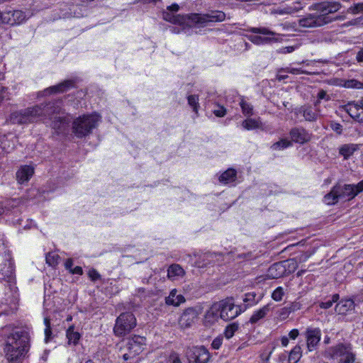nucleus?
<instances>
[{"instance_id":"4be33fe9","label":"nucleus","mask_w":363,"mask_h":363,"mask_svg":"<svg viewBox=\"0 0 363 363\" xmlns=\"http://www.w3.org/2000/svg\"><path fill=\"white\" fill-rule=\"evenodd\" d=\"M186 301L185 298L182 294H177L176 289H172L169 296L165 298V303L168 306H179Z\"/></svg>"},{"instance_id":"a19ab883","label":"nucleus","mask_w":363,"mask_h":363,"mask_svg":"<svg viewBox=\"0 0 363 363\" xmlns=\"http://www.w3.org/2000/svg\"><path fill=\"white\" fill-rule=\"evenodd\" d=\"M187 100H188V104H189V105L191 107H192L193 111H194L195 113H197V112H198L199 107V96H198V95H189V96L187 97Z\"/></svg>"},{"instance_id":"5701e85b","label":"nucleus","mask_w":363,"mask_h":363,"mask_svg":"<svg viewBox=\"0 0 363 363\" xmlns=\"http://www.w3.org/2000/svg\"><path fill=\"white\" fill-rule=\"evenodd\" d=\"M310 10H315L319 12L318 16L324 17L325 24L331 21V18L328 16L330 13H332L329 9L325 5V2L315 4L309 8Z\"/></svg>"},{"instance_id":"864d4df0","label":"nucleus","mask_w":363,"mask_h":363,"mask_svg":"<svg viewBox=\"0 0 363 363\" xmlns=\"http://www.w3.org/2000/svg\"><path fill=\"white\" fill-rule=\"evenodd\" d=\"M296 47L295 46H287L280 48L277 50L278 53L280 54H288L294 52L296 50Z\"/></svg>"},{"instance_id":"a878e982","label":"nucleus","mask_w":363,"mask_h":363,"mask_svg":"<svg viewBox=\"0 0 363 363\" xmlns=\"http://www.w3.org/2000/svg\"><path fill=\"white\" fill-rule=\"evenodd\" d=\"M184 274V270L177 264H172L167 270V277L172 280L179 279V278L183 277Z\"/></svg>"},{"instance_id":"7c9ffc66","label":"nucleus","mask_w":363,"mask_h":363,"mask_svg":"<svg viewBox=\"0 0 363 363\" xmlns=\"http://www.w3.org/2000/svg\"><path fill=\"white\" fill-rule=\"evenodd\" d=\"M302 356L301 347L296 345L289 352L288 362L289 363H297Z\"/></svg>"},{"instance_id":"bf43d9fd","label":"nucleus","mask_w":363,"mask_h":363,"mask_svg":"<svg viewBox=\"0 0 363 363\" xmlns=\"http://www.w3.org/2000/svg\"><path fill=\"white\" fill-rule=\"evenodd\" d=\"M299 335V331L298 329H293L289 333V338L291 340H296Z\"/></svg>"},{"instance_id":"a211bd4d","label":"nucleus","mask_w":363,"mask_h":363,"mask_svg":"<svg viewBox=\"0 0 363 363\" xmlns=\"http://www.w3.org/2000/svg\"><path fill=\"white\" fill-rule=\"evenodd\" d=\"M344 109L354 120L363 123L362 105L359 106L354 103H348L344 106Z\"/></svg>"},{"instance_id":"c9c22d12","label":"nucleus","mask_w":363,"mask_h":363,"mask_svg":"<svg viewBox=\"0 0 363 363\" xmlns=\"http://www.w3.org/2000/svg\"><path fill=\"white\" fill-rule=\"evenodd\" d=\"M303 116L308 121H314L318 118V114L311 107H305L302 110Z\"/></svg>"},{"instance_id":"3c124183","label":"nucleus","mask_w":363,"mask_h":363,"mask_svg":"<svg viewBox=\"0 0 363 363\" xmlns=\"http://www.w3.org/2000/svg\"><path fill=\"white\" fill-rule=\"evenodd\" d=\"M301 306L302 305L301 303L294 301L289 304V306H288L287 307L290 311V313H291L300 310L301 308Z\"/></svg>"},{"instance_id":"bb28decb","label":"nucleus","mask_w":363,"mask_h":363,"mask_svg":"<svg viewBox=\"0 0 363 363\" xmlns=\"http://www.w3.org/2000/svg\"><path fill=\"white\" fill-rule=\"evenodd\" d=\"M269 304L264 306L262 308H259V310L253 313L251 318H250L249 322L252 324L257 323L259 320L264 318L266 316V315L269 312Z\"/></svg>"},{"instance_id":"6ab92c4d","label":"nucleus","mask_w":363,"mask_h":363,"mask_svg":"<svg viewBox=\"0 0 363 363\" xmlns=\"http://www.w3.org/2000/svg\"><path fill=\"white\" fill-rule=\"evenodd\" d=\"M217 306L216 303H213L210 308L206 312L203 323L206 326H211L218 320L220 311Z\"/></svg>"},{"instance_id":"052dcab7","label":"nucleus","mask_w":363,"mask_h":363,"mask_svg":"<svg viewBox=\"0 0 363 363\" xmlns=\"http://www.w3.org/2000/svg\"><path fill=\"white\" fill-rule=\"evenodd\" d=\"M73 260L72 259H67L65 263V267L70 272L72 270Z\"/></svg>"},{"instance_id":"8fccbe9b","label":"nucleus","mask_w":363,"mask_h":363,"mask_svg":"<svg viewBox=\"0 0 363 363\" xmlns=\"http://www.w3.org/2000/svg\"><path fill=\"white\" fill-rule=\"evenodd\" d=\"M330 127L333 131L336 132L337 134H342V125L340 123L332 121L330 124Z\"/></svg>"},{"instance_id":"ea45409f","label":"nucleus","mask_w":363,"mask_h":363,"mask_svg":"<svg viewBox=\"0 0 363 363\" xmlns=\"http://www.w3.org/2000/svg\"><path fill=\"white\" fill-rule=\"evenodd\" d=\"M72 85V82L71 81H65L57 86L50 87V89L52 92H63Z\"/></svg>"},{"instance_id":"473e14b6","label":"nucleus","mask_w":363,"mask_h":363,"mask_svg":"<svg viewBox=\"0 0 363 363\" xmlns=\"http://www.w3.org/2000/svg\"><path fill=\"white\" fill-rule=\"evenodd\" d=\"M67 337L68 339L69 344L77 345L79 338L80 335L78 332L74 331V326H70L67 330Z\"/></svg>"},{"instance_id":"412c9836","label":"nucleus","mask_w":363,"mask_h":363,"mask_svg":"<svg viewBox=\"0 0 363 363\" xmlns=\"http://www.w3.org/2000/svg\"><path fill=\"white\" fill-rule=\"evenodd\" d=\"M359 149V145L347 143L341 145L338 150L339 155L343 157L344 160H348L355 152Z\"/></svg>"},{"instance_id":"49530a36","label":"nucleus","mask_w":363,"mask_h":363,"mask_svg":"<svg viewBox=\"0 0 363 363\" xmlns=\"http://www.w3.org/2000/svg\"><path fill=\"white\" fill-rule=\"evenodd\" d=\"M65 121L64 119L60 116H55L54 121H52L51 125L52 128L56 130L61 129L62 126L64 125Z\"/></svg>"},{"instance_id":"2eb2a0df","label":"nucleus","mask_w":363,"mask_h":363,"mask_svg":"<svg viewBox=\"0 0 363 363\" xmlns=\"http://www.w3.org/2000/svg\"><path fill=\"white\" fill-rule=\"evenodd\" d=\"M199 313L194 308H186L182 314L179 323L182 328L191 327L198 318Z\"/></svg>"},{"instance_id":"f03ea898","label":"nucleus","mask_w":363,"mask_h":363,"mask_svg":"<svg viewBox=\"0 0 363 363\" xmlns=\"http://www.w3.org/2000/svg\"><path fill=\"white\" fill-rule=\"evenodd\" d=\"M163 18L165 21L175 24L186 25L190 27L194 25L203 26L211 22L223 21L225 19V14L220 11H212L204 14L191 13L187 16H174L168 12H164L163 13Z\"/></svg>"},{"instance_id":"393cba45","label":"nucleus","mask_w":363,"mask_h":363,"mask_svg":"<svg viewBox=\"0 0 363 363\" xmlns=\"http://www.w3.org/2000/svg\"><path fill=\"white\" fill-rule=\"evenodd\" d=\"M354 308V301L351 299H345L340 301L335 306V311L338 314H345L349 311L353 310Z\"/></svg>"},{"instance_id":"39448f33","label":"nucleus","mask_w":363,"mask_h":363,"mask_svg":"<svg viewBox=\"0 0 363 363\" xmlns=\"http://www.w3.org/2000/svg\"><path fill=\"white\" fill-rule=\"evenodd\" d=\"M100 120L97 114L83 115L77 118L72 123V131L76 137L82 138L94 129Z\"/></svg>"},{"instance_id":"dca6fc26","label":"nucleus","mask_w":363,"mask_h":363,"mask_svg":"<svg viewBox=\"0 0 363 363\" xmlns=\"http://www.w3.org/2000/svg\"><path fill=\"white\" fill-rule=\"evenodd\" d=\"M298 24L303 28H313L322 26L325 24L324 17L314 14H308L298 20Z\"/></svg>"},{"instance_id":"2f4dec72","label":"nucleus","mask_w":363,"mask_h":363,"mask_svg":"<svg viewBox=\"0 0 363 363\" xmlns=\"http://www.w3.org/2000/svg\"><path fill=\"white\" fill-rule=\"evenodd\" d=\"M239 328L240 326L238 323L234 322L228 324L225 328L223 333L224 337L228 340L230 339L234 336L235 333L239 330Z\"/></svg>"},{"instance_id":"f3484780","label":"nucleus","mask_w":363,"mask_h":363,"mask_svg":"<svg viewBox=\"0 0 363 363\" xmlns=\"http://www.w3.org/2000/svg\"><path fill=\"white\" fill-rule=\"evenodd\" d=\"M291 141L303 144L311 140V135L303 128H294L290 130Z\"/></svg>"},{"instance_id":"4d7b16f0","label":"nucleus","mask_w":363,"mask_h":363,"mask_svg":"<svg viewBox=\"0 0 363 363\" xmlns=\"http://www.w3.org/2000/svg\"><path fill=\"white\" fill-rule=\"evenodd\" d=\"M89 277L92 281H96L100 278V274L94 269L89 271Z\"/></svg>"},{"instance_id":"58836bf2","label":"nucleus","mask_w":363,"mask_h":363,"mask_svg":"<svg viewBox=\"0 0 363 363\" xmlns=\"http://www.w3.org/2000/svg\"><path fill=\"white\" fill-rule=\"evenodd\" d=\"M339 294H335L332 296L331 298L320 303L321 308L328 309L330 308L333 303H336L339 300Z\"/></svg>"},{"instance_id":"69168bd1","label":"nucleus","mask_w":363,"mask_h":363,"mask_svg":"<svg viewBox=\"0 0 363 363\" xmlns=\"http://www.w3.org/2000/svg\"><path fill=\"white\" fill-rule=\"evenodd\" d=\"M281 345L283 347H286L289 345V337H286V336H283L281 338Z\"/></svg>"},{"instance_id":"cd10ccee","label":"nucleus","mask_w":363,"mask_h":363,"mask_svg":"<svg viewBox=\"0 0 363 363\" xmlns=\"http://www.w3.org/2000/svg\"><path fill=\"white\" fill-rule=\"evenodd\" d=\"M262 125V124L259 118H251L247 117V119L242 123V127L247 130L261 128Z\"/></svg>"},{"instance_id":"f8f14e48","label":"nucleus","mask_w":363,"mask_h":363,"mask_svg":"<svg viewBox=\"0 0 363 363\" xmlns=\"http://www.w3.org/2000/svg\"><path fill=\"white\" fill-rule=\"evenodd\" d=\"M25 19V13L20 10L0 11V23L15 26L21 24Z\"/></svg>"},{"instance_id":"1a4fd4ad","label":"nucleus","mask_w":363,"mask_h":363,"mask_svg":"<svg viewBox=\"0 0 363 363\" xmlns=\"http://www.w3.org/2000/svg\"><path fill=\"white\" fill-rule=\"evenodd\" d=\"M219 306L220 318L224 320H230L236 318L240 313L239 306L235 305L232 298H228L216 302Z\"/></svg>"},{"instance_id":"4468645a","label":"nucleus","mask_w":363,"mask_h":363,"mask_svg":"<svg viewBox=\"0 0 363 363\" xmlns=\"http://www.w3.org/2000/svg\"><path fill=\"white\" fill-rule=\"evenodd\" d=\"M306 345L308 351L311 352L317 347L321 338V331L318 328H308L305 332Z\"/></svg>"},{"instance_id":"aec40b11","label":"nucleus","mask_w":363,"mask_h":363,"mask_svg":"<svg viewBox=\"0 0 363 363\" xmlns=\"http://www.w3.org/2000/svg\"><path fill=\"white\" fill-rule=\"evenodd\" d=\"M34 174V168L30 165L21 166L16 172V179L18 183L27 182Z\"/></svg>"},{"instance_id":"de8ad7c7","label":"nucleus","mask_w":363,"mask_h":363,"mask_svg":"<svg viewBox=\"0 0 363 363\" xmlns=\"http://www.w3.org/2000/svg\"><path fill=\"white\" fill-rule=\"evenodd\" d=\"M44 323L45 325V342H48V340L50 338V336L52 335L50 319L48 318H45Z\"/></svg>"},{"instance_id":"c756f323","label":"nucleus","mask_w":363,"mask_h":363,"mask_svg":"<svg viewBox=\"0 0 363 363\" xmlns=\"http://www.w3.org/2000/svg\"><path fill=\"white\" fill-rule=\"evenodd\" d=\"M236 179V171L234 169H228L224 172L219 177V181L223 184L233 182Z\"/></svg>"},{"instance_id":"680f3d73","label":"nucleus","mask_w":363,"mask_h":363,"mask_svg":"<svg viewBox=\"0 0 363 363\" xmlns=\"http://www.w3.org/2000/svg\"><path fill=\"white\" fill-rule=\"evenodd\" d=\"M70 273L72 274L82 275L83 274V270L81 267L77 266L71 270Z\"/></svg>"},{"instance_id":"7ed1b4c3","label":"nucleus","mask_w":363,"mask_h":363,"mask_svg":"<svg viewBox=\"0 0 363 363\" xmlns=\"http://www.w3.org/2000/svg\"><path fill=\"white\" fill-rule=\"evenodd\" d=\"M52 104L35 106L24 111L14 112L11 115V121L13 123L24 124L35 122L42 117L50 116L56 112Z\"/></svg>"},{"instance_id":"f257e3e1","label":"nucleus","mask_w":363,"mask_h":363,"mask_svg":"<svg viewBox=\"0 0 363 363\" xmlns=\"http://www.w3.org/2000/svg\"><path fill=\"white\" fill-rule=\"evenodd\" d=\"M28 333L16 328L6 337L4 347L5 357L9 363H21L30 348Z\"/></svg>"},{"instance_id":"9b49d317","label":"nucleus","mask_w":363,"mask_h":363,"mask_svg":"<svg viewBox=\"0 0 363 363\" xmlns=\"http://www.w3.org/2000/svg\"><path fill=\"white\" fill-rule=\"evenodd\" d=\"M145 345V338L139 335H134L128 339L127 348L128 353H125L123 357L125 360H128L133 357L138 355L144 349Z\"/></svg>"},{"instance_id":"6e6d98bb","label":"nucleus","mask_w":363,"mask_h":363,"mask_svg":"<svg viewBox=\"0 0 363 363\" xmlns=\"http://www.w3.org/2000/svg\"><path fill=\"white\" fill-rule=\"evenodd\" d=\"M169 361L170 363H182L179 354L175 352H173L169 355Z\"/></svg>"},{"instance_id":"338daca9","label":"nucleus","mask_w":363,"mask_h":363,"mask_svg":"<svg viewBox=\"0 0 363 363\" xmlns=\"http://www.w3.org/2000/svg\"><path fill=\"white\" fill-rule=\"evenodd\" d=\"M355 21H357V26H363V14L355 18Z\"/></svg>"},{"instance_id":"79ce46f5","label":"nucleus","mask_w":363,"mask_h":363,"mask_svg":"<svg viewBox=\"0 0 363 363\" xmlns=\"http://www.w3.org/2000/svg\"><path fill=\"white\" fill-rule=\"evenodd\" d=\"M347 12L352 14H363V3H358L351 6L347 9Z\"/></svg>"},{"instance_id":"774afa93","label":"nucleus","mask_w":363,"mask_h":363,"mask_svg":"<svg viewBox=\"0 0 363 363\" xmlns=\"http://www.w3.org/2000/svg\"><path fill=\"white\" fill-rule=\"evenodd\" d=\"M179 5L177 4H173L172 5H171L168 9L171 11H177L179 10Z\"/></svg>"},{"instance_id":"72a5a7b5","label":"nucleus","mask_w":363,"mask_h":363,"mask_svg":"<svg viewBox=\"0 0 363 363\" xmlns=\"http://www.w3.org/2000/svg\"><path fill=\"white\" fill-rule=\"evenodd\" d=\"M340 85L347 89H363V83L357 79H348L342 81Z\"/></svg>"},{"instance_id":"9d476101","label":"nucleus","mask_w":363,"mask_h":363,"mask_svg":"<svg viewBox=\"0 0 363 363\" xmlns=\"http://www.w3.org/2000/svg\"><path fill=\"white\" fill-rule=\"evenodd\" d=\"M186 356L189 363H207L210 359L208 350L203 346L187 348Z\"/></svg>"},{"instance_id":"e2e57ef3","label":"nucleus","mask_w":363,"mask_h":363,"mask_svg":"<svg viewBox=\"0 0 363 363\" xmlns=\"http://www.w3.org/2000/svg\"><path fill=\"white\" fill-rule=\"evenodd\" d=\"M356 60L358 62H363V48L360 49L357 53Z\"/></svg>"},{"instance_id":"ddd939ff","label":"nucleus","mask_w":363,"mask_h":363,"mask_svg":"<svg viewBox=\"0 0 363 363\" xmlns=\"http://www.w3.org/2000/svg\"><path fill=\"white\" fill-rule=\"evenodd\" d=\"M298 267V264L294 259L285 260L283 262L275 263L269 269V272L273 279L280 277L284 275L285 269L289 272H294Z\"/></svg>"},{"instance_id":"6e6552de","label":"nucleus","mask_w":363,"mask_h":363,"mask_svg":"<svg viewBox=\"0 0 363 363\" xmlns=\"http://www.w3.org/2000/svg\"><path fill=\"white\" fill-rule=\"evenodd\" d=\"M250 31L253 33H259L265 36L250 35L248 39L257 45L271 44L280 40V35L274 31L270 30L267 28H251Z\"/></svg>"},{"instance_id":"f704fd0d","label":"nucleus","mask_w":363,"mask_h":363,"mask_svg":"<svg viewBox=\"0 0 363 363\" xmlns=\"http://www.w3.org/2000/svg\"><path fill=\"white\" fill-rule=\"evenodd\" d=\"M292 145L291 141L289 140L286 138L281 139L279 141L274 143L272 146L271 148L273 150H280L285 149L288 147H290Z\"/></svg>"},{"instance_id":"20e7f679","label":"nucleus","mask_w":363,"mask_h":363,"mask_svg":"<svg viewBox=\"0 0 363 363\" xmlns=\"http://www.w3.org/2000/svg\"><path fill=\"white\" fill-rule=\"evenodd\" d=\"M363 191V181L357 184H337L324 196V202L327 205H334L339 200H350Z\"/></svg>"},{"instance_id":"a18cd8bd","label":"nucleus","mask_w":363,"mask_h":363,"mask_svg":"<svg viewBox=\"0 0 363 363\" xmlns=\"http://www.w3.org/2000/svg\"><path fill=\"white\" fill-rule=\"evenodd\" d=\"M325 5L329 9L332 13L337 12L341 8V4L337 1H324Z\"/></svg>"},{"instance_id":"09e8293b","label":"nucleus","mask_w":363,"mask_h":363,"mask_svg":"<svg viewBox=\"0 0 363 363\" xmlns=\"http://www.w3.org/2000/svg\"><path fill=\"white\" fill-rule=\"evenodd\" d=\"M322 99H325V101H329L330 99V96L328 95L327 92L323 89L320 90L318 94V100L315 103V106H318Z\"/></svg>"},{"instance_id":"e433bc0d","label":"nucleus","mask_w":363,"mask_h":363,"mask_svg":"<svg viewBox=\"0 0 363 363\" xmlns=\"http://www.w3.org/2000/svg\"><path fill=\"white\" fill-rule=\"evenodd\" d=\"M240 105L245 116L250 117L253 114V106L250 104L242 99Z\"/></svg>"},{"instance_id":"c85d7f7f","label":"nucleus","mask_w":363,"mask_h":363,"mask_svg":"<svg viewBox=\"0 0 363 363\" xmlns=\"http://www.w3.org/2000/svg\"><path fill=\"white\" fill-rule=\"evenodd\" d=\"M301 9H302V7L300 6V7H297V6H286V7H284V8H278V9H272L271 11V13L272 14H278V15H289V14H293L296 12H298V11H300Z\"/></svg>"},{"instance_id":"4c0bfd02","label":"nucleus","mask_w":363,"mask_h":363,"mask_svg":"<svg viewBox=\"0 0 363 363\" xmlns=\"http://www.w3.org/2000/svg\"><path fill=\"white\" fill-rule=\"evenodd\" d=\"M46 263L50 266H56L60 260V256L55 252H49L46 255Z\"/></svg>"},{"instance_id":"37998d69","label":"nucleus","mask_w":363,"mask_h":363,"mask_svg":"<svg viewBox=\"0 0 363 363\" xmlns=\"http://www.w3.org/2000/svg\"><path fill=\"white\" fill-rule=\"evenodd\" d=\"M284 295V289L281 286L276 288L272 294V298L275 301H280Z\"/></svg>"},{"instance_id":"13d9d810","label":"nucleus","mask_w":363,"mask_h":363,"mask_svg":"<svg viewBox=\"0 0 363 363\" xmlns=\"http://www.w3.org/2000/svg\"><path fill=\"white\" fill-rule=\"evenodd\" d=\"M214 114L218 117H223L225 115L226 111L224 107H219L218 109L213 111Z\"/></svg>"},{"instance_id":"0e129e2a","label":"nucleus","mask_w":363,"mask_h":363,"mask_svg":"<svg viewBox=\"0 0 363 363\" xmlns=\"http://www.w3.org/2000/svg\"><path fill=\"white\" fill-rule=\"evenodd\" d=\"M284 69H281L280 71H279V73H278V74H277V80H279V81H281V80L285 79H286V78L288 77V76H287V75H284V74H281V72H283V71L284 72Z\"/></svg>"},{"instance_id":"c03bdc74","label":"nucleus","mask_w":363,"mask_h":363,"mask_svg":"<svg viewBox=\"0 0 363 363\" xmlns=\"http://www.w3.org/2000/svg\"><path fill=\"white\" fill-rule=\"evenodd\" d=\"M290 314H291L290 311L289 310L288 307L286 306V307L281 308L279 311H278L277 318L279 320L282 321V320L287 319Z\"/></svg>"},{"instance_id":"5fc2aeb1","label":"nucleus","mask_w":363,"mask_h":363,"mask_svg":"<svg viewBox=\"0 0 363 363\" xmlns=\"http://www.w3.org/2000/svg\"><path fill=\"white\" fill-rule=\"evenodd\" d=\"M284 72H286L287 73H290V74H308V72H306L303 70H301V69H298V68L287 67V68L284 69Z\"/></svg>"},{"instance_id":"b1692460","label":"nucleus","mask_w":363,"mask_h":363,"mask_svg":"<svg viewBox=\"0 0 363 363\" xmlns=\"http://www.w3.org/2000/svg\"><path fill=\"white\" fill-rule=\"evenodd\" d=\"M310 10H315L319 12L318 16L324 17L325 24L331 21V18L328 16L330 13H332L329 9L325 5V2L315 4L309 8Z\"/></svg>"},{"instance_id":"423d86ee","label":"nucleus","mask_w":363,"mask_h":363,"mask_svg":"<svg viewBox=\"0 0 363 363\" xmlns=\"http://www.w3.org/2000/svg\"><path fill=\"white\" fill-rule=\"evenodd\" d=\"M324 357L330 359L340 358L339 363H354L355 354L349 343H339L330 347L324 352Z\"/></svg>"},{"instance_id":"603ef678","label":"nucleus","mask_w":363,"mask_h":363,"mask_svg":"<svg viewBox=\"0 0 363 363\" xmlns=\"http://www.w3.org/2000/svg\"><path fill=\"white\" fill-rule=\"evenodd\" d=\"M222 343H223V337L218 336L213 340V342L211 343V346L214 350H218L220 347V346L222 345Z\"/></svg>"},{"instance_id":"0eeeda50","label":"nucleus","mask_w":363,"mask_h":363,"mask_svg":"<svg viewBox=\"0 0 363 363\" xmlns=\"http://www.w3.org/2000/svg\"><path fill=\"white\" fill-rule=\"evenodd\" d=\"M136 325V318L132 313H123L116 320L114 334L122 337L128 334Z\"/></svg>"}]
</instances>
